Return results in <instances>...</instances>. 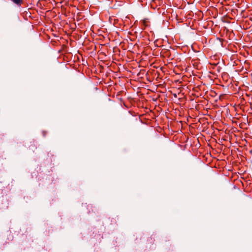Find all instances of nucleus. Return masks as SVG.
<instances>
[{
	"instance_id": "obj_1",
	"label": "nucleus",
	"mask_w": 252,
	"mask_h": 252,
	"mask_svg": "<svg viewBox=\"0 0 252 252\" xmlns=\"http://www.w3.org/2000/svg\"><path fill=\"white\" fill-rule=\"evenodd\" d=\"M12 1L18 6H21L22 0H12Z\"/></svg>"
},
{
	"instance_id": "obj_2",
	"label": "nucleus",
	"mask_w": 252,
	"mask_h": 252,
	"mask_svg": "<svg viewBox=\"0 0 252 252\" xmlns=\"http://www.w3.org/2000/svg\"><path fill=\"white\" fill-rule=\"evenodd\" d=\"M8 204V203L7 200H5V201H4V204H5L4 206L0 207V208L2 209H5L7 208L8 207V206H7Z\"/></svg>"
},
{
	"instance_id": "obj_3",
	"label": "nucleus",
	"mask_w": 252,
	"mask_h": 252,
	"mask_svg": "<svg viewBox=\"0 0 252 252\" xmlns=\"http://www.w3.org/2000/svg\"><path fill=\"white\" fill-rule=\"evenodd\" d=\"M43 136H45V131H43Z\"/></svg>"
}]
</instances>
